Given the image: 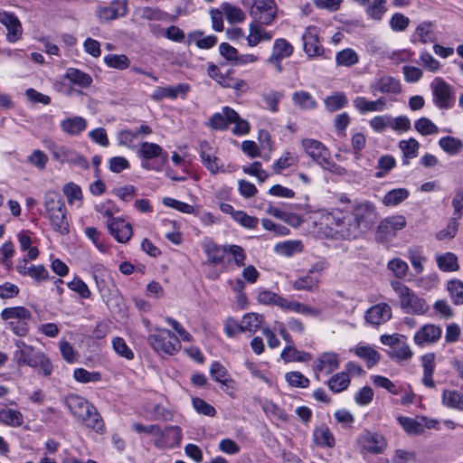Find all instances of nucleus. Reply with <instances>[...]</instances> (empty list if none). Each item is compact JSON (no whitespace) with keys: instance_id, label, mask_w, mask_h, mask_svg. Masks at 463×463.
I'll return each mask as SVG.
<instances>
[{"instance_id":"obj_1","label":"nucleus","mask_w":463,"mask_h":463,"mask_svg":"<svg viewBox=\"0 0 463 463\" xmlns=\"http://www.w3.org/2000/svg\"><path fill=\"white\" fill-rule=\"evenodd\" d=\"M16 350L14 352V360L17 366H29L38 369V373L48 377L53 371V366L49 357L40 351H36L33 345H27L23 340H15Z\"/></svg>"},{"instance_id":"obj_2","label":"nucleus","mask_w":463,"mask_h":463,"mask_svg":"<svg viewBox=\"0 0 463 463\" xmlns=\"http://www.w3.org/2000/svg\"><path fill=\"white\" fill-rule=\"evenodd\" d=\"M44 208L53 231L61 235L68 234L70 223L61 195L56 191H48L44 195Z\"/></svg>"},{"instance_id":"obj_3","label":"nucleus","mask_w":463,"mask_h":463,"mask_svg":"<svg viewBox=\"0 0 463 463\" xmlns=\"http://www.w3.org/2000/svg\"><path fill=\"white\" fill-rule=\"evenodd\" d=\"M391 287L398 296L400 307L404 313L417 316L427 313L430 307L426 300L408 286L400 280H392Z\"/></svg>"},{"instance_id":"obj_4","label":"nucleus","mask_w":463,"mask_h":463,"mask_svg":"<svg viewBox=\"0 0 463 463\" xmlns=\"http://www.w3.org/2000/svg\"><path fill=\"white\" fill-rule=\"evenodd\" d=\"M302 146L306 153L324 169L337 175L345 172L342 166L331 160L329 150L320 141L306 138L302 140Z\"/></svg>"},{"instance_id":"obj_5","label":"nucleus","mask_w":463,"mask_h":463,"mask_svg":"<svg viewBox=\"0 0 463 463\" xmlns=\"http://www.w3.org/2000/svg\"><path fill=\"white\" fill-rule=\"evenodd\" d=\"M326 221L331 230L343 239L352 240L358 236L357 224L354 223L348 212L335 209L326 216Z\"/></svg>"},{"instance_id":"obj_6","label":"nucleus","mask_w":463,"mask_h":463,"mask_svg":"<svg viewBox=\"0 0 463 463\" xmlns=\"http://www.w3.org/2000/svg\"><path fill=\"white\" fill-rule=\"evenodd\" d=\"M156 333L148 335V342L158 354L175 355L181 349L179 338L166 328H155Z\"/></svg>"},{"instance_id":"obj_7","label":"nucleus","mask_w":463,"mask_h":463,"mask_svg":"<svg viewBox=\"0 0 463 463\" xmlns=\"http://www.w3.org/2000/svg\"><path fill=\"white\" fill-rule=\"evenodd\" d=\"M352 217L354 224H357L358 235L361 229H371L378 219V213L373 203L364 201L356 203L352 211Z\"/></svg>"},{"instance_id":"obj_8","label":"nucleus","mask_w":463,"mask_h":463,"mask_svg":"<svg viewBox=\"0 0 463 463\" xmlns=\"http://www.w3.org/2000/svg\"><path fill=\"white\" fill-rule=\"evenodd\" d=\"M430 87L433 94V101L439 109H448L454 105V90L443 79H434Z\"/></svg>"},{"instance_id":"obj_9","label":"nucleus","mask_w":463,"mask_h":463,"mask_svg":"<svg viewBox=\"0 0 463 463\" xmlns=\"http://www.w3.org/2000/svg\"><path fill=\"white\" fill-rule=\"evenodd\" d=\"M406 218L403 215H392L382 220L377 227L376 236L380 241L394 237L398 231L405 228Z\"/></svg>"},{"instance_id":"obj_10","label":"nucleus","mask_w":463,"mask_h":463,"mask_svg":"<svg viewBox=\"0 0 463 463\" xmlns=\"http://www.w3.org/2000/svg\"><path fill=\"white\" fill-rule=\"evenodd\" d=\"M360 448L370 454H382L386 449L384 437L377 432L364 431L357 438Z\"/></svg>"},{"instance_id":"obj_11","label":"nucleus","mask_w":463,"mask_h":463,"mask_svg":"<svg viewBox=\"0 0 463 463\" xmlns=\"http://www.w3.org/2000/svg\"><path fill=\"white\" fill-rule=\"evenodd\" d=\"M304 52L308 57L321 56L324 48L319 41V30L316 26H308L302 35Z\"/></svg>"},{"instance_id":"obj_12","label":"nucleus","mask_w":463,"mask_h":463,"mask_svg":"<svg viewBox=\"0 0 463 463\" xmlns=\"http://www.w3.org/2000/svg\"><path fill=\"white\" fill-rule=\"evenodd\" d=\"M15 269L21 276H28L36 283H41L49 279V272L43 265H29L26 258L18 260Z\"/></svg>"},{"instance_id":"obj_13","label":"nucleus","mask_w":463,"mask_h":463,"mask_svg":"<svg viewBox=\"0 0 463 463\" xmlns=\"http://www.w3.org/2000/svg\"><path fill=\"white\" fill-rule=\"evenodd\" d=\"M392 307L387 303H379L368 308L364 313L366 323L378 327L392 318Z\"/></svg>"},{"instance_id":"obj_14","label":"nucleus","mask_w":463,"mask_h":463,"mask_svg":"<svg viewBox=\"0 0 463 463\" xmlns=\"http://www.w3.org/2000/svg\"><path fill=\"white\" fill-rule=\"evenodd\" d=\"M51 154L52 158L60 163H72L85 168L89 166L88 161L82 156L64 146L53 145L51 148Z\"/></svg>"},{"instance_id":"obj_15","label":"nucleus","mask_w":463,"mask_h":463,"mask_svg":"<svg viewBox=\"0 0 463 463\" xmlns=\"http://www.w3.org/2000/svg\"><path fill=\"white\" fill-rule=\"evenodd\" d=\"M277 6L273 0L260 1L257 3L255 8L251 10L254 20L259 24L269 25L276 17Z\"/></svg>"},{"instance_id":"obj_16","label":"nucleus","mask_w":463,"mask_h":463,"mask_svg":"<svg viewBox=\"0 0 463 463\" xmlns=\"http://www.w3.org/2000/svg\"><path fill=\"white\" fill-rule=\"evenodd\" d=\"M200 157L203 165L213 174L216 175L220 171H223V164L220 158L213 155V148L206 140H203L199 145Z\"/></svg>"},{"instance_id":"obj_17","label":"nucleus","mask_w":463,"mask_h":463,"mask_svg":"<svg viewBox=\"0 0 463 463\" xmlns=\"http://www.w3.org/2000/svg\"><path fill=\"white\" fill-rule=\"evenodd\" d=\"M65 404L71 414L78 420H81L84 416H88L90 411L95 407L90 403L85 398L71 393L66 396Z\"/></svg>"},{"instance_id":"obj_18","label":"nucleus","mask_w":463,"mask_h":463,"mask_svg":"<svg viewBox=\"0 0 463 463\" xmlns=\"http://www.w3.org/2000/svg\"><path fill=\"white\" fill-rule=\"evenodd\" d=\"M0 23L7 29L6 38L8 42L14 43L21 38L23 33L22 24L14 14L0 11Z\"/></svg>"},{"instance_id":"obj_19","label":"nucleus","mask_w":463,"mask_h":463,"mask_svg":"<svg viewBox=\"0 0 463 463\" xmlns=\"http://www.w3.org/2000/svg\"><path fill=\"white\" fill-rule=\"evenodd\" d=\"M137 156L144 160L141 164L143 168L153 169L148 161L156 157H162L165 161L168 154L156 143L143 142L137 151Z\"/></svg>"},{"instance_id":"obj_20","label":"nucleus","mask_w":463,"mask_h":463,"mask_svg":"<svg viewBox=\"0 0 463 463\" xmlns=\"http://www.w3.org/2000/svg\"><path fill=\"white\" fill-rule=\"evenodd\" d=\"M238 118V113L232 108L225 106L222 108V113H214L207 122V126L213 130H225L228 128L231 121Z\"/></svg>"},{"instance_id":"obj_21","label":"nucleus","mask_w":463,"mask_h":463,"mask_svg":"<svg viewBox=\"0 0 463 463\" xmlns=\"http://www.w3.org/2000/svg\"><path fill=\"white\" fill-rule=\"evenodd\" d=\"M442 329L439 326L427 324L422 326L414 335L413 341L419 346L436 343L441 336Z\"/></svg>"},{"instance_id":"obj_22","label":"nucleus","mask_w":463,"mask_h":463,"mask_svg":"<svg viewBox=\"0 0 463 463\" xmlns=\"http://www.w3.org/2000/svg\"><path fill=\"white\" fill-rule=\"evenodd\" d=\"M370 91L373 94L382 92L384 94H399L402 92L400 81L392 76H382L374 82L371 83Z\"/></svg>"},{"instance_id":"obj_23","label":"nucleus","mask_w":463,"mask_h":463,"mask_svg":"<svg viewBox=\"0 0 463 463\" xmlns=\"http://www.w3.org/2000/svg\"><path fill=\"white\" fill-rule=\"evenodd\" d=\"M110 234L121 243L127 242L132 236V227L122 219L112 218L108 222Z\"/></svg>"},{"instance_id":"obj_24","label":"nucleus","mask_w":463,"mask_h":463,"mask_svg":"<svg viewBox=\"0 0 463 463\" xmlns=\"http://www.w3.org/2000/svg\"><path fill=\"white\" fill-rule=\"evenodd\" d=\"M264 24L252 21L249 25V35L246 37L247 44L250 47L257 46L261 42L270 41L273 33L263 28Z\"/></svg>"},{"instance_id":"obj_25","label":"nucleus","mask_w":463,"mask_h":463,"mask_svg":"<svg viewBox=\"0 0 463 463\" xmlns=\"http://www.w3.org/2000/svg\"><path fill=\"white\" fill-rule=\"evenodd\" d=\"M435 28V24L430 21L421 22L415 29L412 42H420L423 44L435 43L437 41Z\"/></svg>"},{"instance_id":"obj_26","label":"nucleus","mask_w":463,"mask_h":463,"mask_svg":"<svg viewBox=\"0 0 463 463\" xmlns=\"http://www.w3.org/2000/svg\"><path fill=\"white\" fill-rule=\"evenodd\" d=\"M339 367L337 354L334 352L323 353L317 358L314 365L315 373L325 372L326 374L333 373Z\"/></svg>"},{"instance_id":"obj_27","label":"nucleus","mask_w":463,"mask_h":463,"mask_svg":"<svg viewBox=\"0 0 463 463\" xmlns=\"http://www.w3.org/2000/svg\"><path fill=\"white\" fill-rule=\"evenodd\" d=\"M190 87L186 83H179L176 86L157 87L153 94L154 100H161L165 98L176 99L179 95L184 96L189 91Z\"/></svg>"},{"instance_id":"obj_28","label":"nucleus","mask_w":463,"mask_h":463,"mask_svg":"<svg viewBox=\"0 0 463 463\" xmlns=\"http://www.w3.org/2000/svg\"><path fill=\"white\" fill-rule=\"evenodd\" d=\"M435 357L434 353H428L420 358L423 368L422 383L429 388L435 387V382L432 377L436 368Z\"/></svg>"},{"instance_id":"obj_29","label":"nucleus","mask_w":463,"mask_h":463,"mask_svg":"<svg viewBox=\"0 0 463 463\" xmlns=\"http://www.w3.org/2000/svg\"><path fill=\"white\" fill-rule=\"evenodd\" d=\"M61 129L69 136H78L87 128V120L80 116H74L61 121Z\"/></svg>"},{"instance_id":"obj_30","label":"nucleus","mask_w":463,"mask_h":463,"mask_svg":"<svg viewBox=\"0 0 463 463\" xmlns=\"http://www.w3.org/2000/svg\"><path fill=\"white\" fill-rule=\"evenodd\" d=\"M435 259L439 269L443 272H453L459 269L458 257L453 252L438 254Z\"/></svg>"},{"instance_id":"obj_31","label":"nucleus","mask_w":463,"mask_h":463,"mask_svg":"<svg viewBox=\"0 0 463 463\" xmlns=\"http://www.w3.org/2000/svg\"><path fill=\"white\" fill-rule=\"evenodd\" d=\"M386 0H355L359 5L366 7V14L374 20H381L385 13Z\"/></svg>"},{"instance_id":"obj_32","label":"nucleus","mask_w":463,"mask_h":463,"mask_svg":"<svg viewBox=\"0 0 463 463\" xmlns=\"http://www.w3.org/2000/svg\"><path fill=\"white\" fill-rule=\"evenodd\" d=\"M313 439L320 447L333 448L335 444L333 433L325 425L317 427L314 430Z\"/></svg>"},{"instance_id":"obj_33","label":"nucleus","mask_w":463,"mask_h":463,"mask_svg":"<svg viewBox=\"0 0 463 463\" xmlns=\"http://www.w3.org/2000/svg\"><path fill=\"white\" fill-rule=\"evenodd\" d=\"M65 78L80 88H88L92 83V78L90 74L76 68L67 69Z\"/></svg>"},{"instance_id":"obj_34","label":"nucleus","mask_w":463,"mask_h":463,"mask_svg":"<svg viewBox=\"0 0 463 463\" xmlns=\"http://www.w3.org/2000/svg\"><path fill=\"white\" fill-rule=\"evenodd\" d=\"M0 422L13 428H17L23 425L24 416L21 411L14 409H1L0 410Z\"/></svg>"},{"instance_id":"obj_35","label":"nucleus","mask_w":463,"mask_h":463,"mask_svg":"<svg viewBox=\"0 0 463 463\" xmlns=\"http://www.w3.org/2000/svg\"><path fill=\"white\" fill-rule=\"evenodd\" d=\"M399 147L402 151L403 158L402 165H409V160L418 156L420 143L415 138H409L408 140H401Z\"/></svg>"},{"instance_id":"obj_36","label":"nucleus","mask_w":463,"mask_h":463,"mask_svg":"<svg viewBox=\"0 0 463 463\" xmlns=\"http://www.w3.org/2000/svg\"><path fill=\"white\" fill-rule=\"evenodd\" d=\"M205 253L207 256V263L212 266L221 264L224 260V245L219 246L214 242L208 243L205 247Z\"/></svg>"},{"instance_id":"obj_37","label":"nucleus","mask_w":463,"mask_h":463,"mask_svg":"<svg viewBox=\"0 0 463 463\" xmlns=\"http://www.w3.org/2000/svg\"><path fill=\"white\" fill-rule=\"evenodd\" d=\"M1 317L3 320L7 321L10 319L20 320H30L32 314L29 309L24 307H6L2 310Z\"/></svg>"},{"instance_id":"obj_38","label":"nucleus","mask_w":463,"mask_h":463,"mask_svg":"<svg viewBox=\"0 0 463 463\" xmlns=\"http://www.w3.org/2000/svg\"><path fill=\"white\" fill-rule=\"evenodd\" d=\"M410 195L406 188H395L387 192L383 197V203L385 206H396L405 201Z\"/></svg>"},{"instance_id":"obj_39","label":"nucleus","mask_w":463,"mask_h":463,"mask_svg":"<svg viewBox=\"0 0 463 463\" xmlns=\"http://www.w3.org/2000/svg\"><path fill=\"white\" fill-rule=\"evenodd\" d=\"M263 320V316L257 313H248L243 316L241 325L240 326V332L249 331L250 333H255L260 328Z\"/></svg>"},{"instance_id":"obj_40","label":"nucleus","mask_w":463,"mask_h":463,"mask_svg":"<svg viewBox=\"0 0 463 463\" xmlns=\"http://www.w3.org/2000/svg\"><path fill=\"white\" fill-rule=\"evenodd\" d=\"M294 104L301 109L308 110L317 108V103L311 94L305 90L296 91L292 94Z\"/></svg>"},{"instance_id":"obj_41","label":"nucleus","mask_w":463,"mask_h":463,"mask_svg":"<svg viewBox=\"0 0 463 463\" xmlns=\"http://www.w3.org/2000/svg\"><path fill=\"white\" fill-rule=\"evenodd\" d=\"M280 357L285 362H307L312 358L309 353L299 351L294 345H287L281 352Z\"/></svg>"},{"instance_id":"obj_42","label":"nucleus","mask_w":463,"mask_h":463,"mask_svg":"<svg viewBox=\"0 0 463 463\" xmlns=\"http://www.w3.org/2000/svg\"><path fill=\"white\" fill-rule=\"evenodd\" d=\"M294 48L292 44L284 38L276 39L273 44L272 52L269 57L279 59L288 58L292 55Z\"/></svg>"},{"instance_id":"obj_43","label":"nucleus","mask_w":463,"mask_h":463,"mask_svg":"<svg viewBox=\"0 0 463 463\" xmlns=\"http://www.w3.org/2000/svg\"><path fill=\"white\" fill-rule=\"evenodd\" d=\"M350 384L349 375L345 373H338L330 377L327 381L328 388L333 392H340L347 389Z\"/></svg>"},{"instance_id":"obj_44","label":"nucleus","mask_w":463,"mask_h":463,"mask_svg":"<svg viewBox=\"0 0 463 463\" xmlns=\"http://www.w3.org/2000/svg\"><path fill=\"white\" fill-rule=\"evenodd\" d=\"M440 148L449 155H457L460 153L463 147V142L455 137L447 136L439 140Z\"/></svg>"},{"instance_id":"obj_45","label":"nucleus","mask_w":463,"mask_h":463,"mask_svg":"<svg viewBox=\"0 0 463 463\" xmlns=\"http://www.w3.org/2000/svg\"><path fill=\"white\" fill-rule=\"evenodd\" d=\"M355 354L364 359L369 368L378 364L380 360L379 352L369 345L358 346L355 349Z\"/></svg>"},{"instance_id":"obj_46","label":"nucleus","mask_w":463,"mask_h":463,"mask_svg":"<svg viewBox=\"0 0 463 463\" xmlns=\"http://www.w3.org/2000/svg\"><path fill=\"white\" fill-rule=\"evenodd\" d=\"M388 355L391 359L401 362L411 359L413 355V352L406 343V340H403L399 345H396L393 349L388 351Z\"/></svg>"},{"instance_id":"obj_47","label":"nucleus","mask_w":463,"mask_h":463,"mask_svg":"<svg viewBox=\"0 0 463 463\" xmlns=\"http://www.w3.org/2000/svg\"><path fill=\"white\" fill-rule=\"evenodd\" d=\"M335 61L338 66L351 67L359 61V58L354 50L346 48L336 53Z\"/></svg>"},{"instance_id":"obj_48","label":"nucleus","mask_w":463,"mask_h":463,"mask_svg":"<svg viewBox=\"0 0 463 463\" xmlns=\"http://www.w3.org/2000/svg\"><path fill=\"white\" fill-rule=\"evenodd\" d=\"M90 412L88 416H84L80 420L86 427L92 429L96 432H102L104 430V421L96 407H93V410Z\"/></svg>"},{"instance_id":"obj_49","label":"nucleus","mask_w":463,"mask_h":463,"mask_svg":"<svg viewBox=\"0 0 463 463\" xmlns=\"http://www.w3.org/2000/svg\"><path fill=\"white\" fill-rule=\"evenodd\" d=\"M442 402L449 408L463 410V395L457 391L444 390Z\"/></svg>"},{"instance_id":"obj_50","label":"nucleus","mask_w":463,"mask_h":463,"mask_svg":"<svg viewBox=\"0 0 463 463\" xmlns=\"http://www.w3.org/2000/svg\"><path fill=\"white\" fill-rule=\"evenodd\" d=\"M398 421L410 435H420L424 432V426L418 420L405 416H400Z\"/></svg>"},{"instance_id":"obj_51","label":"nucleus","mask_w":463,"mask_h":463,"mask_svg":"<svg viewBox=\"0 0 463 463\" xmlns=\"http://www.w3.org/2000/svg\"><path fill=\"white\" fill-rule=\"evenodd\" d=\"M347 104V98L344 92H337L335 95L325 99V105L327 110L334 112L345 108Z\"/></svg>"},{"instance_id":"obj_52","label":"nucleus","mask_w":463,"mask_h":463,"mask_svg":"<svg viewBox=\"0 0 463 463\" xmlns=\"http://www.w3.org/2000/svg\"><path fill=\"white\" fill-rule=\"evenodd\" d=\"M222 9L230 23H241L245 19L243 11L238 6H234L229 3H223Z\"/></svg>"},{"instance_id":"obj_53","label":"nucleus","mask_w":463,"mask_h":463,"mask_svg":"<svg viewBox=\"0 0 463 463\" xmlns=\"http://www.w3.org/2000/svg\"><path fill=\"white\" fill-rule=\"evenodd\" d=\"M275 250L281 255L289 257L296 252H300L302 250V244L299 241H288L278 243L275 246Z\"/></svg>"},{"instance_id":"obj_54","label":"nucleus","mask_w":463,"mask_h":463,"mask_svg":"<svg viewBox=\"0 0 463 463\" xmlns=\"http://www.w3.org/2000/svg\"><path fill=\"white\" fill-rule=\"evenodd\" d=\"M396 165L395 158L391 155L382 156L378 160V172L375 173L376 178L384 177Z\"/></svg>"},{"instance_id":"obj_55","label":"nucleus","mask_w":463,"mask_h":463,"mask_svg":"<svg viewBox=\"0 0 463 463\" xmlns=\"http://www.w3.org/2000/svg\"><path fill=\"white\" fill-rule=\"evenodd\" d=\"M104 62L109 68L118 70H125L130 64L129 59L124 54H108L104 57Z\"/></svg>"},{"instance_id":"obj_56","label":"nucleus","mask_w":463,"mask_h":463,"mask_svg":"<svg viewBox=\"0 0 463 463\" xmlns=\"http://www.w3.org/2000/svg\"><path fill=\"white\" fill-rule=\"evenodd\" d=\"M415 129L422 136L437 134L439 128L428 118H420L414 123Z\"/></svg>"},{"instance_id":"obj_57","label":"nucleus","mask_w":463,"mask_h":463,"mask_svg":"<svg viewBox=\"0 0 463 463\" xmlns=\"http://www.w3.org/2000/svg\"><path fill=\"white\" fill-rule=\"evenodd\" d=\"M447 288L455 305L463 304V283L458 279L448 282Z\"/></svg>"},{"instance_id":"obj_58","label":"nucleus","mask_w":463,"mask_h":463,"mask_svg":"<svg viewBox=\"0 0 463 463\" xmlns=\"http://www.w3.org/2000/svg\"><path fill=\"white\" fill-rule=\"evenodd\" d=\"M224 251L232 256L233 261L238 267L245 266L246 253L241 246L235 244L224 245Z\"/></svg>"},{"instance_id":"obj_59","label":"nucleus","mask_w":463,"mask_h":463,"mask_svg":"<svg viewBox=\"0 0 463 463\" xmlns=\"http://www.w3.org/2000/svg\"><path fill=\"white\" fill-rule=\"evenodd\" d=\"M387 268L392 270L394 276L399 279H403L409 270V266L406 261L400 258L391 260L387 264Z\"/></svg>"},{"instance_id":"obj_60","label":"nucleus","mask_w":463,"mask_h":463,"mask_svg":"<svg viewBox=\"0 0 463 463\" xmlns=\"http://www.w3.org/2000/svg\"><path fill=\"white\" fill-rule=\"evenodd\" d=\"M73 377L79 383H87L100 381L101 374L99 372H89L84 368H77L74 370Z\"/></svg>"},{"instance_id":"obj_61","label":"nucleus","mask_w":463,"mask_h":463,"mask_svg":"<svg viewBox=\"0 0 463 463\" xmlns=\"http://www.w3.org/2000/svg\"><path fill=\"white\" fill-rule=\"evenodd\" d=\"M407 257L410 260L416 274L422 273L424 269L422 262L426 260V258L421 254V250L419 249H409L407 251Z\"/></svg>"},{"instance_id":"obj_62","label":"nucleus","mask_w":463,"mask_h":463,"mask_svg":"<svg viewBox=\"0 0 463 463\" xmlns=\"http://www.w3.org/2000/svg\"><path fill=\"white\" fill-rule=\"evenodd\" d=\"M297 158L290 152L283 154L272 165L276 174H280L284 169L295 165Z\"/></svg>"},{"instance_id":"obj_63","label":"nucleus","mask_w":463,"mask_h":463,"mask_svg":"<svg viewBox=\"0 0 463 463\" xmlns=\"http://www.w3.org/2000/svg\"><path fill=\"white\" fill-rule=\"evenodd\" d=\"M285 378L288 383L293 387L307 388L309 385V380L300 372L287 373Z\"/></svg>"},{"instance_id":"obj_64","label":"nucleus","mask_w":463,"mask_h":463,"mask_svg":"<svg viewBox=\"0 0 463 463\" xmlns=\"http://www.w3.org/2000/svg\"><path fill=\"white\" fill-rule=\"evenodd\" d=\"M112 346L115 352L119 354L120 356L128 359L132 360L134 358V353L132 350L128 346L125 340L121 337H114L112 339Z\"/></svg>"}]
</instances>
